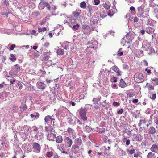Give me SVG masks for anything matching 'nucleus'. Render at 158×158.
Listing matches in <instances>:
<instances>
[{
  "instance_id": "nucleus-22",
  "label": "nucleus",
  "mask_w": 158,
  "mask_h": 158,
  "mask_svg": "<svg viewBox=\"0 0 158 158\" xmlns=\"http://www.w3.org/2000/svg\"><path fill=\"white\" fill-rule=\"evenodd\" d=\"M10 59L13 62L16 60V58L13 54H11L10 55Z\"/></svg>"
},
{
  "instance_id": "nucleus-23",
  "label": "nucleus",
  "mask_w": 158,
  "mask_h": 158,
  "mask_svg": "<svg viewBox=\"0 0 158 158\" xmlns=\"http://www.w3.org/2000/svg\"><path fill=\"white\" fill-rule=\"evenodd\" d=\"M46 155L47 156L50 158L53 155V152L52 151L47 152Z\"/></svg>"
},
{
  "instance_id": "nucleus-20",
  "label": "nucleus",
  "mask_w": 158,
  "mask_h": 158,
  "mask_svg": "<svg viewBox=\"0 0 158 158\" xmlns=\"http://www.w3.org/2000/svg\"><path fill=\"white\" fill-rule=\"evenodd\" d=\"M85 129L89 133L91 132V131L93 130L92 128H91L89 126H86L85 127Z\"/></svg>"
},
{
  "instance_id": "nucleus-2",
  "label": "nucleus",
  "mask_w": 158,
  "mask_h": 158,
  "mask_svg": "<svg viewBox=\"0 0 158 158\" xmlns=\"http://www.w3.org/2000/svg\"><path fill=\"white\" fill-rule=\"evenodd\" d=\"M143 77L141 73H138L134 75L135 80L138 83L142 82L143 80Z\"/></svg>"
},
{
  "instance_id": "nucleus-38",
  "label": "nucleus",
  "mask_w": 158,
  "mask_h": 158,
  "mask_svg": "<svg viewBox=\"0 0 158 158\" xmlns=\"http://www.w3.org/2000/svg\"><path fill=\"white\" fill-rule=\"evenodd\" d=\"M70 23H71V24H73L75 23L76 21L75 19L73 18L70 19Z\"/></svg>"
},
{
  "instance_id": "nucleus-48",
  "label": "nucleus",
  "mask_w": 158,
  "mask_h": 158,
  "mask_svg": "<svg viewBox=\"0 0 158 158\" xmlns=\"http://www.w3.org/2000/svg\"><path fill=\"white\" fill-rule=\"evenodd\" d=\"M53 158H59V156L58 155V154L56 153H55L53 155Z\"/></svg>"
},
{
  "instance_id": "nucleus-11",
  "label": "nucleus",
  "mask_w": 158,
  "mask_h": 158,
  "mask_svg": "<svg viewBox=\"0 0 158 158\" xmlns=\"http://www.w3.org/2000/svg\"><path fill=\"white\" fill-rule=\"evenodd\" d=\"M111 69L113 70L116 72L118 75L119 76L121 75L120 71H119V69L116 65H114L111 68Z\"/></svg>"
},
{
  "instance_id": "nucleus-52",
  "label": "nucleus",
  "mask_w": 158,
  "mask_h": 158,
  "mask_svg": "<svg viewBox=\"0 0 158 158\" xmlns=\"http://www.w3.org/2000/svg\"><path fill=\"white\" fill-rule=\"evenodd\" d=\"M144 123V121L142 120H140V122L138 124V125L139 126H140L141 124Z\"/></svg>"
},
{
  "instance_id": "nucleus-15",
  "label": "nucleus",
  "mask_w": 158,
  "mask_h": 158,
  "mask_svg": "<svg viewBox=\"0 0 158 158\" xmlns=\"http://www.w3.org/2000/svg\"><path fill=\"white\" fill-rule=\"evenodd\" d=\"M118 85L119 87L121 88H123L126 86V83L123 81V79H121Z\"/></svg>"
},
{
  "instance_id": "nucleus-3",
  "label": "nucleus",
  "mask_w": 158,
  "mask_h": 158,
  "mask_svg": "<svg viewBox=\"0 0 158 158\" xmlns=\"http://www.w3.org/2000/svg\"><path fill=\"white\" fill-rule=\"evenodd\" d=\"M86 110L85 109H83L81 110L80 112V115L81 119L84 121L87 120V118L86 116Z\"/></svg>"
},
{
  "instance_id": "nucleus-24",
  "label": "nucleus",
  "mask_w": 158,
  "mask_h": 158,
  "mask_svg": "<svg viewBox=\"0 0 158 158\" xmlns=\"http://www.w3.org/2000/svg\"><path fill=\"white\" fill-rule=\"evenodd\" d=\"M67 132L68 133H69L70 135L73 134L75 132L74 131L73 129L70 128L68 129Z\"/></svg>"
},
{
  "instance_id": "nucleus-50",
  "label": "nucleus",
  "mask_w": 158,
  "mask_h": 158,
  "mask_svg": "<svg viewBox=\"0 0 158 158\" xmlns=\"http://www.w3.org/2000/svg\"><path fill=\"white\" fill-rule=\"evenodd\" d=\"M123 112V109H121L120 110H119L118 111V114H121Z\"/></svg>"
},
{
  "instance_id": "nucleus-63",
  "label": "nucleus",
  "mask_w": 158,
  "mask_h": 158,
  "mask_svg": "<svg viewBox=\"0 0 158 158\" xmlns=\"http://www.w3.org/2000/svg\"><path fill=\"white\" fill-rule=\"evenodd\" d=\"M41 29L42 31L44 32L46 30V27H44L42 29Z\"/></svg>"
},
{
  "instance_id": "nucleus-25",
  "label": "nucleus",
  "mask_w": 158,
  "mask_h": 158,
  "mask_svg": "<svg viewBox=\"0 0 158 158\" xmlns=\"http://www.w3.org/2000/svg\"><path fill=\"white\" fill-rule=\"evenodd\" d=\"M86 5L85 2H83L80 3V6L81 8H85L86 7Z\"/></svg>"
},
{
  "instance_id": "nucleus-64",
  "label": "nucleus",
  "mask_w": 158,
  "mask_h": 158,
  "mask_svg": "<svg viewBox=\"0 0 158 158\" xmlns=\"http://www.w3.org/2000/svg\"><path fill=\"white\" fill-rule=\"evenodd\" d=\"M155 122L157 125H158V118L155 119Z\"/></svg>"
},
{
  "instance_id": "nucleus-1",
  "label": "nucleus",
  "mask_w": 158,
  "mask_h": 158,
  "mask_svg": "<svg viewBox=\"0 0 158 158\" xmlns=\"http://www.w3.org/2000/svg\"><path fill=\"white\" fill-rule=\"evenodd\" d=\"M98 45V42L96 40H91L87 44V47L86 49V51L88 53H91L93 50L97 48Z\"/></svg>"
},
{
  "instance_id": "nucleus-43",
  "label": "nucleus",
  "mask_w": 158,
  "mask_h": 158,
  "mask_svg": "<svg viewBox=\"0 0 158 158\" xmlns=\"http://www.w3.org/2000/svg\"><path fill=\"white\" fill-rule=\"evenodd\" d=\"M5 93L4 92H1L0 93V98L2 99L4 98V95H5Z\"/></svg>"
},
{
  "instance_id": "nucleus-7",
  "label": "nucleus",
  "mask_w": 158,
  "mask_h": 158,
  "mask_svg": "<svg viewBox=\"0 0 158 158\" xmlns=\"http://www.w3.org/2000/svg\"><path fill=\"white\" fill-rule=\"evenodd\" d=\"M33 148L37 152H39L40 151L41 147L40 145L37 143L35 142L33 144Z\"/></svg>"
},
{
  "instance_id": "nucleus-14",
  "label": "nucleus",
  "mask_w": 158,
  "mask_h": 158,
  "mask_svg": "<svg viewBox=\"0 0 158 158\" xmlns=\"http://www.w3.org/2000/svg\"><path fill=\"white\" fill-rule=\"evenodd\" d=\"M75 143L78 145H81L82 143V140L80 139V137L77 138L75 140Z\"/></svg>"
},
{
  "instance_id": "nucleus-51",
  "label": "nucleus",
  "mask_w": 158,
  "mask_h": 158,
  "mask_svg": "<svg viewBox=\"0 0 158 158\" xmlns=\"http://www.w3.org/2000/svg\"><path fill=\"white\" fill-rule=\"evenodd\" d=\"M33 128L34 131H36V132L38 131V129L35 126H34L33 127Z\"/></svg>"
},
{
  "instance_id": "nucleus-37",
  "label": "nucleus",
  "mask_w": 158,
  "mask_h": 158,
  "mask_svg": "<svg viewBox=\"0 0 158 158\" xmlns=\"http://www.w3.org/2000/svg\"><path fill=\"white\" fill-rule=\"evenodd\" d=\"M101 17L102 18H104L107 16L106 13H102L100 14Z\"/></svg>"
},
{
  "instance_id": "nucleus-13",
  "label": "nucleus",
  "mask_w": 158,
  "mask_h": 158,
  "mask_svg": "<svg viewBox=\"0 0 158 158\" xmlns=\"http://www.w3.org/2000/svg\"><path fill=\"white\" fill-rule=\"evenodd\" d=\"M35 137L37 139L40 140L43 137V134L41 132H38Z\"/></svg>"
},
{
  "instance_id": "nucleus-44",
  "label": "nucleus",
  "mask_w": 158,
  "mask_h": 158,
  "mask_svg": "<svg viewBox=\"0 0 158 158\" xmlns=\"http://www.w3.org/2000/svg\"><path fill=\"white\" fill-rule=\"evenodd\" d=\"M124 140H126V144L127 145H128L130 144V141L129 139H127V138H124Z\"/></svg>"
},
{
  "instance_id": "nucleus-5",
  "label": "nucleus",
  "mask_w": 158,
  "mask_h": 158,
  "mask_svg": "<svg viewBox=\"0 0 158 158\" xmlns=\"http://www.w3.org/2000/svg\"><path fill=\"white\" fill-rule=\"evenodd\" d=\"M52 132L50 131L48 132V134L47 135V137L48 139L49 140H54L55 138L56 137V135L52 133Z\"/></svg>"
},
{
  "instance_id": "nucleus-26",
  "label": "nucleus",
  "mask_w": 158,
  "mask_h": 158,
  "mask_svg": "<svg viewBox=\"0 0 158 158\" xmlns=\"http://www.w3.org/2000/svg\"><path fill=\"white\" fill-rule=\"evenodd\" d=\"M15 69L16 71L20 72L21 71V69L20 67L19 66L18 64L15 65Z\"/></svg>"
},
{
  "instance_id": "nucleus-53",
  "label": "nucleus",
  "mask_w": 158,
  "mask_h": 158,
  "mask_svg": "<svg viewBox=\"0 0 158 158\" xmlns=\"http://www.w3.org/2000/svg\"><path fill=\"white\" fill-rule=\"evenodd\" d=\"M152 69L153 70V71H152V72H153L156 76H157L158 73L157 72H156L155 70H154L152 68Z\"/></svg>"
},
{
  "instance_id": "nucleus-30",
  "label": "nucleus",
  "mask_w": 158,
  "mask_h": 158,
  "mask_svg": "<svg viewBox=\"0 0 158 158\" xmlns=\"http://www.w3.org/2000/svg\"><path fill=\"white\" fill-rule=\"evenodd\" d=\"M73 14L74 15V16L73 17V18L75 17V19H77L79 17V13L77 12H75L73 13Z\"/></svg>"
},
{
  "instance_id": "nucleus-4",
  "label": "nucleus",
  "mask_w": 158,
  "mask_h": 158,
  "mask_svg": "<svg viewBox=\"0 0 158 158\" xmlns=\"http://www.w3.org/2000/svg\"><path fill=\"white\" fill-rule=\"evenodd\" d=\"M65 145L67 148H70L73 144L72 140L69 138L66 137L64 140Z\"/></svg>"
},
{
  "instance_id": "nucleus-45",
  "label": "nucleus",
  "mask_w": 158,
  "mask_h": 158,
  "mask_svg": "<svg viewBox=\"0 0 158 158\" xmlns=\"http://www.w3.org/2000/svg\"><path fill=\"white\" fill-rule=\"evenodd\" d=\"M142 64L145 66H147L148 65V62L147 61L143 60L142 62Z\"/></svg>"
},
{
  "instance_id": "nucleus-21",
  "label": "nucleus",
  "mask_w": 158,
  "mask_h": 158,
  "mask_svg": "<svg viewBox=\"0 0 158 158\" xmlns=\"http://www.w3.org/2000/svg\"><path fill=\"white\" fill-rule=\"evenodd\" d=\"M97 131H98L100 133H103L105 132V128L99 129L98 127H97Z\"/></svg>"
},
{
  "instance_id": "nucleus-40",
  "label": "nucleus",
  "mask_w": 158,
  "mask_h": 158,
  "mask_svg": "<svg viewBox=\"0 0 158 158\" xmlns=\"http://www.w3.org/2000/svg\"><path fill=\"white\" fill-rule=\"evenodd\" d=\"M15 44H13L10 46L9 48L10 50H12L14 49V48H15Z\"/></svg>"
},
{
  "instance_id": "nucleus-29",
  "label": "nucleus",
  "mask_w": 158,
  "mask_h": 158,
  "mask_svg": "<svg viewBox=\"0 0 158 158\" xmlns=\"http://www.w3.org/2000/svg\"><path fill=\"white\" fill-rule=\"evenodd\" d=\"M149 132L151 134L154 133L155 132V128L152 127H150L149 129Z\"/></svg>"
},
{
  "instance_id": "nucleus-10",
  "label": "nucleus",
  "mask_w": 158,
  "mask_h": 158,
  "mask_svg": "<svg viewBox=\"0 0 158 158\" xmlns=\"http://www.w3.org/2000/svg\"><path fill=\"white\" fill-rule=\"evenodd\" d=\"M37 86L39 89H43L45 88V85L44 83L42 82H38L37 83Z\"/></svg>"
},
{
  "instance_id": "nucleus-31",
  "label": "nucleus",
  "mask_w": 158,
  "mask_h": 158,
  "mask_svg": "<svg viewBox=\"0 0 158 158\" xmlns=\"http://www.w3.org/2000/svg\"><path fill=\"white\" fill-rule=\"evenodd\" d=\"M127 151L129 154H132L135 152V150L134 149L132 148L131 150L128 149Z\"/></svg>"
},
{
  "instance_id": "nucleus-42",
  "label": "nucleus",
  "mask_w": 158,
  "mask_h": 158,
  "mask_svg": "<svg viewBox=\"0 0 158 158\" xmlns=\"http://www.w3.org/2000/svg\"><path fill=\"white\" fill-rule=\"evenodd\" d=\"M94 3L95 5H97L100 3V2L99 0H94Z\"/></svg>"
},
{
  "instance_id": "nucleus-27",
  "label": "nucleus",
  "mask_w": 158,
  "mask_h": 158,
  "mask_svg": "<svg viewBox=\"0 0 158 158\" xmlns=\"http://www.w3.org/2000/svg\"><path fill=\"white\" fill-rule=\"evenodd\" d=\"M103 6L106 9L108 10L110 7V5L109 4H108L107 3H105L103 5Z\"/></svg>"
},
{
  "instance_id": "nucleus-61",
  "label": "nucleus",
  "mask_w": 158,
  "mask_h": 158,
  "mask_svg": "<svg viewBox=\"0 0 158 158\" xmlns=\"http://www.w3.org/2000/svg\"><path fill=\"white\" fill-rule=\"evenodd\" d=\"M71 135H72V137L73 139H75L76 138V136L75 132L73 134Z\"/></svg>"
},
{
  "instance_id": "nucleus-54",
  "label": "nucleus",
  "mask_w": 158,
  "mask_h": 158,
  "mask_svg": "<svg viewBox=\"0 0 158 158\" xmlns=\"http://www.w3.org/2000/svg\"><path fill=\"white\" fill-rule=\"evenodd\" d=\"M149 88L151 90L154 89V87L152 85H149Z\"/></svg>"
},
{
  "instance_id": "nucleus-59",
  "label": "nucleus",
  "mask_w": 158,
  "mask_h": 158,
  "mask_svg": "<svg viewBox=\"0 0 158 158\" xmlns=\"http://www.w3.org/2000/svg\"><path fill=\"white\" fill-rule=\"evenodd\" d=\"M130 10L131 11H135V9L134 7L133 6H131L130 8Z\"/></svg>"
},
{
  "instance_id": "nucleus-34",
  "label": "nucleus",
  "mask_w": 158,
  "mask_h": 158,
  "mask_svg": "<svg viewBox=\"0 0 158 158\" xmlns=\"http://www.w3.org/2000/svg\"><path fill=\"white\" fill-rule=\"evenodd\" d=\"M110 81L112 82H116L117 81V78L114 77H113L111 78Z\"/></svg>"
},
{
  "instance_id": "nucleus-57",
  "label": "nucleus",
  "mask_w": 158,
  "mask_h": 158,
  "mask_svg": "<svg viewBox=\"0 0 158 158\" xmlns=\"http://www.w3.org/2000/svg\"><path fill=\"white\" fill-rule=\"evenodd\" d=\"M138 21V19L137 17H135L134 19V21L135 22H137Z\"/></svg>"
},
{
  "instance_id": "nucleus-39",
  "label": "nucleus",
  "mask_w": 158,
  "mask_h": 158,
  "mask_svg": "<svg viewBox=\"0 0 158 158\" xmlns=\"http://www.w3.org/2000/svg\"><path fill=\"white\" fill-rule=\"evenodd\" d=\"M120 105V103L119 102H116L115 101H114L113 103V105L115 106H118Z\"/></svg>"
},
{
  "instance_id": "nucleus-55",
  "label": "nucleus",
  "mask_w": 158,
  "mask_h": 158,
  "mask_svg": "<svg viewBox=\"0 0 158 158\" xmlns=\"http://www.w3.org/2000/svg\"><path fill=\"white\" fill-rule=\"evenodd\" d=\"M135 140L136 141H139V135H136L135 136Z\"/></svg>"
},
{
  "instance_id": "nucleus-47",
  "label": "nucleus",
  "mask_w": 158,
  "mask_h": 158,
  "mask_svg": "<svg viewBox=\"0 0 158 158\" xmlns=\"http://www.w3.org/2000/svg\"><path fill=\"white\" fill-rule=\"evenodd\" d=\"M46 5H45V6L47 7L48 8L49 10H50L51 9V7L50 5H49V4H48L47 2H46Z\"/></svg>"
},
{
  "instance_id": "nucleus-8",
  "label": "nucleus",
  "mask_w": 158,
  "mask_h": 158,
  "mask_svg": "<svg viewBox=\"0 0 158 158\" xmlns=\"http://www.w3.org/2000/svg\"><path fill=\"white\" fill-rule=\"evenodd\" d=\"M151 84L154 85H158V78L155 77L153 78H151L150 80Z\"/></svg>"
},
{
  "instance_id": "nucleus-6",
  "label": "nucleus",
  "mask_w": 158,
  "mask_h": 158,
  "mask_svg": "<svg viewBox=\"0 0 158 158\" xmlns=\"http://www.w3.org/2000/svg\"><path fill=\"white\" fill-rule=\"evenodd\" d=\"M64 48L66 50L70 49L71 50L73 49L74 47L73 46V45L70 43H69L68 42H66L65 43V46L64 47Z\"/></svg>"
},
{
  "instance_id": "nucleus-12",
  "label": "nucleus",
  "mask_w": 158,
  "mask_h": 158,
  "mask_svg": "<svg viewBox=\"0 0 158 158\" xmlns=\"http://www.w3.org/2000/svg\"><path fill=\"white\" fill-rule=\"evenodd\" d=\"M46 5V2L43 1L40 2L39 5V8L40 10L43 9Z\"/></svg>"
},
{
  "instance_id": "nucleus-62",
  "label": "nucleus",
  "mask_w": 158,
  "mask_h": 158,
  "mask_svg": "<svg viewBox=\"0 0 158 158\" xmlns=\"http://www.w3.org/2000/svg\"><path fill=\"white\" fill-rule=\"evenodd\" d=\"M4 3L6 5V6H8L9 5V3L6 1H5L4 2Z\"/></svg>"
},
{
  "instance_id": "nucleus-58",
  "label": "nucleus",
  "mask_w": 158,
  "mask_h": 158,
  "mask_svg": "<svg viewBox=\"0 0 158 158\" xmlns=\"http://www.w3.org/2000/svg\"><path fill=\"white\" fill-rule=\"evenodd\" d=\"M138 10L139 11H142L143 10V9L141 7L139 6L138 7Z\"/></svg>"
},
{
  "instance_id": "nucleus-32",
  "label": "nucleus",
  "mask_w": 158,
  "mask_h": 158,
  "mask_svg": "<svg viewBox=\"0 0 158 158\" xmlns=\"http://www.w3.org/2000/svg\"><path fill=\"white\" fill-rule=\"evenodd\" d=\"M123 54V51H122V48H120L119 49V50L118 52V55L119 56H122Z\"/></svg>"
},
{
  "instance_id": "nucleus-33",
  "label": "nucleus",
  "mask_w": 158,
  "mask_h": 158,
  "mask_svg": "<svg viewBox=\"0 0 158 158\" xmlns=\"http://www.w3.org/2000/svg\"><path fill=\"white\" fill-rule=\"evenodd\" d=\"M149 158H155L154 153L152 152L149 153Z\"/></svg>"
},
{
  "instance_id": "nucleus-41",
  "label": "nucleus",
  "mask_w": 158,
  "mask_h": 158,
  "mask_svg": "<svg viewBox=\"0 0 158 158\" xmlns=\"http://www.w3.org/2000/svg\"><path fill=\"white\" fill-rule=\"evenodd\" d=\"M154 30L153 28H150L149 27V34H152L154 31Z\"/></svg>"
},
{
  "instance_id": "nucleus-46",
  "label": "nucleus",
  "mask_w": 158,
  "mask_h": 158,
  "mask_svg": "<svg viewBox=\"0 0 158 158\" xmlns=\"http://www.w3.org/2000/svg\"><path fill=\"white\" fill-rule=\"evenodd\" d=\"M17 85V87L19 88V89H21L22 88V85L21 83H18Z\"/></svg>"
},
{
  "instance_id": "nucleus-16",
  "label": "nucleus",
  "mask_w": 158,
  "mask_h": 158,
  "mask_svg": "<svg viewBox=\"0 0 158 158\" xmlns=\"http://www.w3.org/2000/svg\"><path fill=\"white\" fill-rule=\"evenodd\" d=\"M63 139L61 136H57L56 139V141L57 143H61L63 141Z\"/></svg>"
},
{
  "instance_id": "nucleus-60",
  "label": "nucleus",
  "mask_w": 158,
  "mask_h": 158,
  "mask_svg": "<svg viewBox=\"0 0 158 158\" xmlns=\"http://www.w3.org/2000/svg\"><path fill=\"white\" fill-rule=\"evenodd\" d=\"M139 156V154H138V153H135L134 154V157H138Z\"/></svg>"
},
{
  "instance_id": "nucleus-36",
  "label": "nucleus",
  "mask_w": 158,
  "mask_h": 158,
  "mask_svg": "<svg viewBox=\"0 0 158 158\" xmlns=\"http://www.w3.org/2000/svg\"><path fill=\"white\" fill-rule=\"evenodd\" d=\"M156 97V94H152V95H151L150 96V98L152 99V100H154Z\"/></svg>"
},
{
  "instance_id": "nucleus-35",
  "label": "nucleus",
  "mask_w": 158,
  "mask_h": 158,
  "mask_svg": "<svg viewBox=\"0 0 158 158\" xmlns=\"http://www.w3.org/2000/svg\"><path fill=\"white\" fill-rule=\"evenodd\" d=\"M79 27V25L78 24H77L76 25H73L72 27V28L73 30H77V29Z\"/></svg>"
},
{
  "instance_id": "nucleus-28",
  "label": "nucleus",
  "mask_w": 158,
  "mask_h": 158,
  "mask_svg": "<svg viewBox=\"0 0 158 158\" xmlns=\"http://www.w3.org/2000/svg\"><path fill=\"white\" fill-rule=\"evenodd\" d=\"M51 119V117L49 115L46 116L44 119L45 121L46 122H48L50 121Z\"/></svg>"
},
{
  "instance_id": "nucleus-9",
  "label": "nucleus",
  "mask_w": 158,
  "mask_h": 158,
  "mask_svg": "<svg viewBox=\"0 0 158 158\" xmlns=\"http://www.w3.org/2000/svg\"><path fill=\"white\" fill-rule=\"evenodd\" d=\"M79 146L76 144L73 145L72 147V151L75 153H77L78 151L77 150L79 149L80 148Z\"/></svg>"
},
{
  "instance_id": "nucleus-56",
  "label": "nucleus",
  "mask_w": 158,
  "mask_h": 158,
  "mask_svg": "<svg viewBox=\"0 0 158 158\" xmlns=\"http://www.w3.org/2000/svg\"><path fill=\"white\" fill-rule=\"evenodd\" d=\"M138 102V100L137 99H135L132 100V102L134 103H136Z\"/></svg>"
},
{
  "instance_id": "nucleus-17",
  "label": "nucleus",
  "mask_w": 158,
  "mask_h": 158,
  "mask_svg": "<svg viewBox=\"0 0 158 158\" xmlns=\"http://www.w3.org/2000/svg\"><path fill=\"white\" fill-rule=\"evenodd\" d=\"M151 150L154 152H157L158 150L157 146L156 144L153 145L151 148Z\"/></svg>"
},
{
  "instance_id": "nucleus-19",
  "label": "nucleus",
  "mask_w": 158,
  "mask_h": 158,
  "mask_svg": "<svg viewBox=\"0 0 158 158\" xmlns=\"http://www.w3.org/2000/svg\"><path fill=\"white\" fill-rule=\"evenodd\" d=\"M57 53L59 55H63L64 53V50L62 49L59 48L57 50Z\"/></svg>"
},
{
  "instance_id": "nucleus-49",
  "label": "nucleus",
  "mask_w": 158,
  "mask_h": 158,
  "mask_svg": "<svg viewBox=\"0 0 158 158\" xmlns=\"http://www.w3.org/2000/svg\"><path fill=\"white\" fill-rule=\"evenodd\" d=\"M45 130L47 131L48 133V130L49 129H51L52 128V127L50 126H49L48 127H45Z\"/></svg>"
},
{
  "instance_id": "nucleus-18",
  "label": "nucleus",
  "mask_w": 158,
  "mask_h": 158,
  "mask_svg": "<svg viewBox=\"0 0 158 158\" xmlns=\"http://www.w3.org/2000/svg\"><path fill=\"white\" fill-rule=\"evenodd\" d=\"M30 116L31 118H35L34 119H37L39 116V114L38 113H35L33 114H31Z\"/></svg>"
}]
</instances>
